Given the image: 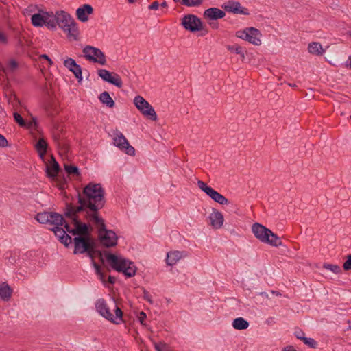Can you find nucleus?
Masks as SVG:
<instances>
[{
	"mask_svg": "<svg viewBox=\"0 0 351 351\" xmlns=\"http://www.w3.org/2000/svg\"><path fill=\"white\" fill-rule=\"evenodd\" d=\"M46 176L56 182L57 186L60 190H64L67 183L64 175H60L62 173L61 167L56 160L54 162L46 164L45 167Z\"/></svg>",
	"mask_w": 351,
	"mask_h": 351,
	"instance_id": "39448f33",
	"label": "nucleus"
},
{
	"mask_svg": "<svg viewBox=\"0 0 351 351\" xmlns=\"http://www.w3.org/2000/svg\"><path fill=\"white\" fill-rule=\"evenodd\" d=\"M143 289V299L147 301L150 304H152L154 303L153 300L152 299L151 295H149V293L144 288H142Z\"/></svg>",
	"mask_w": 351,
	"mask_h": 351,
	"instance_id": "49530a36",
	"label": "nucleus"
},
{
	"mask_svg": "<svg viewBox=\"0 0 351 351\" xmlns=\"http://www.w3.org/2000/svg\"><path fill=\"white\" fill-rule=\"evenodd\" d=\"M222 8L224 9V11L228 12L243 15L249 14L247 9L242 7L238 1H229L226 5H223Z\"/></svg>",
	"mask_w": 351,
	"mask_h": 351,
	"instance_id": "412c9836",
	"label": "nucleus"
},
{
	"mask_svg": "<svg viewBox=\"0 0 351 351\" xmlns=\"http://www.w3.org/2000/svg\"><path fill=\"white\" fill-rule=\"evenodd\" d=\"M146 317H147V315L145 312L141 311L139 313L138 318L141 324H144L143 321L146 319Z\"/></svg>",
	"mask_w": 351,
	"mask_h": 351,
	"instance_id": "864d4df0",
	"label": "nucleus"
},
{
	"mask_svg": "<svg viewBox=\"0 0 351 351\" xmlns=\"http://www.w3.org/2000/svg\"><path fill=\"white\" fill-rule=\"evenodd\" d=\"M42 90L44 93H45L46 94L49 95V91H48V88H47V86L46 84H45V85L42 87Z\"/></svg>",
	"mask_w": 351,
	"mask_h": 351,
	"instance_id": "e2e57ef3",
	"label": "nucleus"
},
{
	"mask_svg": "<svg viewBox=\"0 0 351 351\" xmlns=\"http://www.w3.org/2000/svg\"><path fill=\"white\" fill-rule=\"evenodd\" d=\"M184 252L173 251L167 253L166 263L168 265H175L180 259L183 257Z\"/></svg>",
	"mask_w": 351,
	"mask_h": 351,
	"instance_id": "bb28decb",
	"label": "nucleus"
},
{
	"mask_svg": "<svg viewBox=\"0 0 351 351\" xmlns=\"http://www.w3.org/2000/svg\"><path fill=\"white\" fill-rule=\"evenodd\" d=\"M343 269L345 271H350V270H351V254H348L346 256V260L343 263Z\"/></svg>",
	"mask_w": 351,
	"mask_h": 351,
	"instance_id": "a18cd8bd",
	"label": "nucleus"
},
{
	"mask_svg": "<svg viewBox=\"0 0 351 351\" xmlns=\"http://www.w3.org/2000/svg\"><path fill=\"white\" fill-rule=\"evenodd\" d=\"M8 41L7 36L3 32L0 31V43L2 44H7Z\"/></svg>",
	"mask_w": 351,
	"mask_h": 351,
	"instance_id": "3c124183",
	"label": "nucleus"
},
{
	"mask_svg": "<svg viewBox=\"0 0 351 351\" xmlns=\"http://www.w3.org/2000/svg\"><path fill=\"white\" fill-rule=\"evenodd\" d=\"M58 241L62 243L66 247H69L72 243L73 239L67 233H62L60 237H57Z\"/></svg>",
	"mask_w": 351,
	"mask_h": 351,
	"instance_id": "f704fd0d",
	"label": "nucleus"
},
{
	"mask_svg": "<svg viewBox=\"0 0 351 351\" xmlns=\"http://www.w3.org/2000/svg\"><path fill=\"white\" fill-rule=\"evenodd\" d=\"M51 21L53 22L55 29L58 25L60 28L67 33V37L69 39L78 40L77 24L69 13L63 10L57 11L55 14L53 13Z\"/></svg>",
	"mask_w": 351,
	"mask_h": 351,
	"instance_id": "7ed1b4c3",
	"label": "nucleus"
},
{
	"mask_svg": "<svg viewBox=\"0 0 351 351\" xmlns=\"http://www.w3.org/2000/svg\"><path fill=\"white\" fill-rule=\"evenodd\" d=\"M99 259L100 262H101L103 265H104L105 260H106L104 255H103V256H101V258H99Z\"/></svg>",
	"mask_w": 351,
	"mask_h": 351,
	"instance_id": "69168bd1",
	"label": "nucleus"
},
{
	"mask_svg": "<svg viewBox=\"0 0 351 351\" xmlns=\"http://www.w3.org/2000/svg\"><path fill=\"white\" fill-rule=\"evenodd\" d=\"M168 347L167 344L165 343L160 342V343H154V348L156 351H163V348H167Z\"/></svg>",
	"mask_w": 351,
	"mask_h": 351,
	"instance_id": "09e8293b",
	"label": "nucleus"
},
{
	"mask_svg": "<svg viewBox=\"0 0 351 351\" xmlns=\"http://www.w3.org/2000/svg\"><path fill=\"white\" fill-rule=\"evenodd\" d=\"M270 230V229L259 223H254L252 226V231L255 237L264 243L267 241Z\"/></svg>",
	"mask_w": 351,
	"mask_h": 351,
	"instance_id": "6ab92c4d",
	"label": "nucleus"
},
{
	"mask_svg": "<svg viewBox=\"0 0 351 351\" xmlns=\"http://www.w3.org/2000/svg\"><path fill=\"white\" fill-rule=\"evenodd\" d=\"M89 232H92L90 224H89L83 232H81L73 239L72 243H73L74 245V254H82L88 252L87 236L89 234Z\"/></svg>",
	"mask_w": 351,
	"mask_h": 351,
	"instance_id": "6e6552de",
	"label": "nucleus"
},
{
	"mask_svg": "<svg viewBox=\"0 0 351 351\" xmlns=\"http://www.w3.org/2000/svg\"><path fill=\"white\" fill-rule=\"evenodd\" d=\"M14 119V121L20 125V126H25V121L24 119L21 117L20 114L18 112H14L13 114Z\"/></svg>",
	"mask_w": 351,
	"mask_h": 351,
	"instance_id": "37998d69",
	"label": "nucleus"
},
{
	"mask_svg": "<svg viewBox=\"0 0 351 351\" xmlns=\"http://www.w3.org/2000/svg\"><path fill=\"white\" fill-rule=\"evenodd\" d=\"M87 247L88 251H95L96 250V243L91 236V232L87 236Z\"/></svg>",
	"mask_w": 351,
	"mask_h": 351,
	"instance_id": "58836bf2",
	"label": "nucleus"
},
{
	"mask_svg": "<svg viewBox=\"0 0 351 351\" xmlns=\"http://www.w3.org/2000/svg\"><path fill=\"white\" fill-rule=\"evenodd\" d=\"M226 16L225 11L217 8H210L204 12L203 16L206 20L217 21Z\"/></svg>",
	"mask_w": 351,
	"mask_h": 351,
	"instance_id": "4be33fe9",
	"label": "nucleus"
},
{
	"mask_svg": "<svg viewBox=\"0 0 351 351\" xmlns=\"http://www.w3.org/2000/svg\"><path fill=\"white\" fill-rule=\"evenodd\" d=\"M159 5L160 4L158 1H154L149 5L148 8L151 10H156L158 9Z\"/></svg>",
	"mask_w": 351,
	"mask_h": 351,
	"instance_id": "603ef678",
	"label": "nucleus"
},
{
	"mask_svg": "<svg viewBox=\"0 0 351 351\" xmlns=\"http://www.w3.org/2000/svg\"><path fill=\"white\" fill-rule=\"evenodd\" d=\"M309 53L316 55H322L324 53V49L319 43L312 42L308 45V47Z\"/></svg>",
	"mask_w": 351,
	"mask_h": 351,
	"instance_id": "2f4dec72",
	"label": "nucleus"
},
{
	"mask_svg": "<svg viewBox=\"0 0 351 351\" xmlns=\"http://www.w3.org/2000/svg\"><path fill=\"white\" fill-rule=\"evenodd\" d=\"M204 0H184V5L187 7H198L202 4Z\"/></svg>",
	"mask_w": 351,
	"mask_h": 351,
	"instance_id": "a19ab883",
	"label": "nucleus"
},
{
	"mask_svg": "<svg viewBox=\"0 0 351 351\" xmlns=\"http://www.w3.org/2000/svg\"><path fill=\"white\" fill-rule=\"evenodd\" d=\"M18 67H19L18 62L15 60L11 59L9 61L8 68L7 69V71L9 70L11 72H14L18 69Z\"/></svg>",
	"mask_w": 351,
	"mask_h": 351,
	"instance_id": "c03bdc74",
	"label": "nucleus"
},
{
	"mask_svg": "<svg viewBox=\"0 0 351 351\" xmlns=\"http://www.w3.org/2000/svg\"><path fill=\"white\" fill-rule=\"evenodd\" d=\"M13 290L11 287L6 282L0 285V298L3 301L10 300Z\"/></svg>",
	"mask_w": 351,
	"mask_h": 351,
	"instance_id": "a878e982",
	"label": "nucleus"
},
{
	"mask_svg": "<svg viewBox=\"0 0 351 351\" xmlns=\"http://www.w3.org/2000/svg\"><path fill=\"white\" fill-rule=\"evenodd\" d=\"M282 351H297L292 346H289L283 348Z\"/></svg>",
	"mask_w": 351,
	"mask_h": 351,
	"instance_id": "bf43d9fd",
	"label": "nucleus"
},
{
	"mask_svg": "<svg viewBox=\"0 0 351 351\" xmlns=\"http://www.w3.org/2000/svg\"><path fill=\"white\" fill-rule=\"evenodd\" d=\"M53 16V12L39 10V12L35 13L31 16V23L33 26L36 27L46 25L49 29H55L53 22L51 21Z\"/></svg>",
	"mask_w": 351,
	"mask_h": 351,
	"instance_id": "423d86ee",
	"label": "nucleus"
},
{
	"mask_svg": "<svg viewBox=\"0 0 351 351\" xmlns=\"http://www.w3.org/2000/svg\"><path fill=\"white\" fill-rule=\"evenodd\" d=\"M118 237L116 233L111 230H104L99 232V240L102 246L106 248H110L117 245Z\"/></svg>",
	"mask_w": 351,
	"mask_h": 351,
	"instance_id": "2eb2a0df",
	"label": "nucleus"
},
{
	"mask_svg": "<svg viewBox=\"0 0 351 351\" xmlns=\"http://www.w3.org/2000/svg\"><path fill=\"white\" fill-rule=\"evenodd\" d=\"M98 98L103 104H105L108 108H112L115 106L114 101L107 91L101 93Z\"/></svg>",
	"mask_w": 351,
	"mask_h": 351,
	"instance_id": "cd10ccee",
	"label": "nucleus"
},
{
	"mask_svg": "<svg viewBox=\"0 0 351 351\" xmlns=\"http://www.w3.org/2000/svg\"><path fill=\"white\" fill-rule=\"evenodd\" d=\"M209 218L210 220L211 226L214 228L219 229L223 226L224 221L223 215L216 208H213V213L210 215Z\"/></svg>",
	"mask_w": 351,
	"mask_h": 351,
	"instance_id": "b1692460",
	"label": "nucleus"
},
{
	"mask_svg": "<svg viewBox=\"0 0 351 351\" xmlns=\"http://www.w3.org/2000/svg\"><path fill=\"white\" fill-rule=\"evenodd\" d=\"M95 308L97 311L106 319L115 324H119V322L114 319L104 299H98L95 302Z\"/></svg>",
	"mask_w": 351,
	"mask_h": 351,
	"instance_id": "a211bd4d",
	"label": "nucleus"
},
{
	"mask_svg": "<svg viewBox=\"0 0 351 351\" xmlns=\"http://www.w3.org/2000/svg\"><path fill=\"white\" fill-rule=\"evenodd\" d=\"M236 36L254 45H261L262 34L258 29L250 27L236 32Z\"/></svg>",
	"mask_w": 351,
	"mask_h": 351,
	"instance_id": "1a4fd4ad",
	"label": "nucleus"
},
{
	"mask_svg": "<svg viewBox=\"0 0 351 351\" xmlns=\"http://www.w3.org/2000/svg\"><path fill=\"white\" fill-rule=\"evenodd\" d=\"M346 65L347 67H349L350 69H351V56H350L348 57V61L346 62Z\"/></svg>",
	"mask_w": 351,
	"mask_h": 351,
	"instance_id": "052dcab7",
	"label": "nucleus"
},
{
	"mask_svg": "<svg viewBox=\"0 0 351 351\" xmlns=\"http://www.w3.org/2000/svg\"><path fill=\"white\" fill-rule=\"evenodd\" d=\"M40 58L41 59H44V60H46L49 62V64L50 65H52L53 64V61L51 60V59L47 55V54H42Z\"/></svg>",
	"mask_w": 351,
	"mask_h": 351,
	"instance_id": "5fc2aeb1",
	"label": "nucleus"
},
{
	"mask_svg": "<svg viewBox=\"0 0 351 351\" xmlns=\"http://www.w3.org/2000/svg\"><path fill=\"white\" fill-rule=\"evenodd\" d=\"M265 243L269 244L274 247H279L282 245V242L281 241V239L275 233H274L271 230L269 233V237L267 241Z\"/></svg>",
	"mask_w": 351,
	"mask_h": 351,
	"instance_id": "c85d7f7f",
	"label": "nucleus"
},
{
	"mask_svg": "<svg viewBox=\"0 0 351 351\" xmlns=\"http://www.w3.org/2000/svg\"><path fill=\"white\" fill-rule=\"evenodd\" d=\"M94 10L92 5L89 4H84L76 10L77 19L80 21L85 23L88 20V15L92 14Z\"/></svg>",
	"mask_w": 351,
	"mask_h": 351,
	"instance_id": "5701e85b",
	"label": "nucleus"
},
{
	"mask_svg": "<svg viewBox=\"0 0 351 351\" xmlns=\"http://www.w3.org/2000/svg\"><path fill=\"white\" fill-rule=\"evenodd\" d=\"M114 135L115 137L113 138L114 145L123 151L126 154L132 156H134L135 149L130 145L124 135L117 130Z\"/></svg>",
	"mask_w": 351,
	"mask_h": 351,
	"instance_id": "4468645a",
	"label": "nucleus"
},
{
	"mask_svg": "<svg viewBox=\"0 0 351 351\" xmlns=\"http://www.w3.org/2000/svg\"><path fill=\"white\" fill-rule=\"evenodd\" d=\"M64 170L69 176H80V172L79 168L74 165H64Z\"/></svg>",
	"mask_w": 351,
	"mask_h": 351,
	"instance_id": "473e14b6",
	"label": "nucleus"
},
{
	"mask_svg": "<svg viewBox=\"0 0 351 351\" xmlns=\"http://www.w3.org/2000/svg\"><path fill=\"white\" fill-rule=\"evenodd\" d=\"M232 326L236 330H245L249 326V322L243 317H237L232 322Z\"/></svg>",
	"mask_w": 351,
	"mask_h": 351,
	"instance_id": "c756f323",
	"label": "nucleus"
},
{
	"mask_svg": "<svg viewBox=\"0 0 351 351\" xmlns=\"http://www.w3.org/2000/svg\"><path fill=\"white\" fill-rule=\"evenodd\" d=\"M47 148H48V143L43 138H39L35 145V149H36V152H41L47 153Z\"/></svg>",
	"mask_w": 351,
	"mask_h": 351,
	"instance_id": "72a5a7b5",
	"label": "nucleus"
},
{
	"mask_svg": "<svg viewBox=\"0 0 351 351\" xmlns=\"http://www.w3.org/2000/svg\"><path fill=\"white\" fill-rule=\"evenodd\" d=\"M197 186L198 187L204 192L209 197H210L214 202L221 204V205H226L228 204V199L221 195V193H218L217 191L213 189L211 186H209L207 185L206 183L202 180L197 181Z\"/></svg>",
	"mask_w": 351,
	"mask_h": 351,
	"instance_id": "ddd939ff",
	"label": "nucleus"
},
{
	"mask_svg": "<svg viewBox=\"0 0 351 351\" xmlns=\"http://www.w3.org/2000/svg\"><path fill=\"white\" fill-rule=\"evenodd\" d=\"M160 6H161L162 8H167V7L168 6V5H167V3L165 1H163V2L160 4Z\"/></svg>",
	"mask_w": 351,
	"mask_h": 351,
	"instance_id": "774afa93",
	"label": "nucleus"
},
{
	"mask_svg": "<svg viewBox=\"0 0 351 351\" xmlns=\"http://www.w3.org/2000/svg\"><path fill=\"white\" fill-rule=\"evenodd\" d=\"M49 230L54 232L56 237H60L62 233H66V230L61 227V225H54V226L49 228Z\"/></svg>",
	"mask_w": 351,
	"mask_h": 351,
	"instance_id": "ea45409f",
	"label": "nucleus"
},
{
	"mask_svg": "<svg viewBox=\"0 0 351 351\" xmlns=\"http://www.w3.org/2000/svg\"><path fill=\"white\" fill-rule=\"evenodd\" d=\"M9 145L8 141L4 136L0 134V147H5Z\"/></svg>",
	"mask_w": 351,
	"mask_h": 351,
	"instance_id": "8fccbe9b",
	"label": "nucleus"
},
{
	"mask_svg": "<svg viewBox=\"0 0 351 351\" xmlns=\"http://www.w3.org/2000/svg\"><path fill=\"white\" fill-rule=\"evenodd\" d=\"M97 74L104 82L112 84L118 88H121L123 86V82L120 76L114 72H110L106 69H98Z\"/></svg>",
	"mask_w": 351,
	"mask_h": 351,
	"instance_id": "dca6fc26",
	"label": "nucleus"
},
{
	"mask_svg": "<svg viewBox=\"0 0 351 351\" xmlns=\"http://www.w3.org/2000/svg\"><path fill=\"white\" fill-rule=\"evenodd\" d=\"M95 254L97 255L99 258L104 255L106 261L109 266L113 270L123 274L126 278H131L135 276L137 267L134 263L129 259L109 251L103 252L99 250H95Z\"/></svg>",
	"mask_w": 351,
	"mask_h": 351,
	"instance_id": "f03ea898",
	"label": "nucleus"
},
{
	"mask_svg": "<svg viewBox=\"0 0 351 351\" xmlns=\"http://www.w3.org/2000/svg\"><path fill=\"white\" fill-rule=\"evenodd\" d=\"M104 188L100 183L96 184L94 182H89L82 189V194L77 192V203L78 206H75L72 203L66 202L65 207L63 209L64 218L66 217L69 219L76 218L80 219L78 214L82 212H90V205L95 204L96 199L95 196L99 193L104 191Z\"/></svg>",
	"mask_w": 351,
	"mask_h": 351,
	"instance_id": "f257e3e1",
	"label": "nucleus"
},
{
	"mask_svg": "<svg viewBox=\"0 0 351 351\" xmlns=\"http://www.w3.org/2000/svg\"><path fill=\"white\" fill-rule=\"evenodd\" d=\"M209 25L214 29L219 28V24L217 22H210Z\"/></svg>",
	"mask_w": 351,
	"mask_h": 351,
	"instance_id": "13d9d810",
	"label": "nucleus"
},
{
	"mask_svg": "<svg viewBox=\"0 0 351 351\" xmlns=\"http://www.w3.org/2000/svg\"><path fill=\"white\" fill-rule=\"evenodd\" d=\"M96 199L95 204L90 205V212H87L85 215V219H90L93 221L96 225L99 226V232L106 230V224L104 220L99 216V210L104 208L106 204L105 199V191L99 194H97L94 197Z\"/></svg>",
	"mask_w": 351,
	"mask_h": 351,
	"instance_id": "20e7f679",
	"label": "nucleus"
},
{
	"mask_svg": "<svg viewBox=\"0 0 351 351\" xmlns=\"http://www.w3.org/2000/svg\"><path fill=\"white\" fill-rule=\"evenodd\" d=\"M35 219L40 223H50L51 225H61L64 221V216L56 212L38 213Z\"/></svg>",
	"mask_w": 351,
	"mask_h": 351,
	"instance_id": "f8f14e48",
	"label": "nucleus"
},
{
	"mask_svg": "<svg viewBox=\"0 0 351 351\" xmlns=\"http://www.w3.org/2000/svg\"><path fill=\"white\" fill-rule=\"evenodd\" d=\"M64 66L72 72L79 83L82 81V71L81 66L71 58H67L64 62Z\"/></svg>",
	"mask_w": 351,
	"mask_h": 351,
	"instance_id": "aec40b11",
	"label": "nucleus"
},
{
	"mask_svg": "<svg viewBox=\"0 0 351 351\" xmlns=\"http://www.w3.org/2000/svg\"><path fill=\"white\" fill-rule=\"evenodd\" d=\"M108 283H110V285H114L116 282V278L115 277L112 276H108Z\"/></svg>",
	"mask_w": 351,
	"mask_h": 351,
	"instance_id": "4d7b16f0",
	"label": "nucleus"
},
{
	"mask_svg": "<svg viewBox=\"0 0 351 351\" xmlns=\"http://www.w3.org/2000/svg\"><path fill=\"white\" fill-rule=\"evenodd\" d=\"M180 25L184 29L190 32H197L204 29L201 19L196 15L192 14L184 15L181 19Z\"/></svg>",
	"mask_w": 351,
	"mask_h": 351,
	"instance_id": "9d476101",
	"label": "nucleus"
},
{
	"mask_svg": "<svg viewBox=\"0 0 351 351\" xmlns=\"http://www.w3.org/2000/svg\"><path fill=\"white\" fill-rule=\"evenodd\" d=\"M53 141L58 144V147H62L64 151H68L69 147L66 143H60L61 135L60 133H53Z\"/></svg>",
	"mask_w": 351,
	"mask_h": 351,
	"instance_id": "e433bc0d",
	"label": "nucleus"
},
{
	"mask_svg": "<svg viewBox=\"0 0 351 351\" xmlns=\"http://www.w3.org/2000/svg\"><path fill=\"white\" fill-rule=\"evenodd\" d=\"M38 154V156L45 163L47 164V162L45 158L46 152H37Z\"/></svg>",
	"mask_w": 351,
	"mask_h": 351,
	"instance_id": "6e6d98bb",
	"label": "nucleus"
},
{
	"mask_svg": "<svg viewBox=\"0 0 351 351\" xmlns=\"http://www.w3.org/2000/svg\"><path fill=\"white\" fill-rule=\"evenodd\" d=\"M114 313L116 315L115 317H114V319L117 322H119V323L121 322H123V313L122 310L117 305H115Z\"/></svg>",
	"mask_w": 351,
	"mask_h": 351,
	"instance_id": "79ce46f5",
	"label": "nucleus"
},
{
	"mask_svg": "<svg viewBox=\"0 0 351 351\" xmlns=\"http://www.w3.org/2000/svg\"><path fill=\"white\" fill-rule=\"evenodd\" d=\"M84 254L88 256L92 262V265L95 269V274L98 276L99 280L105 285L106 284V275L104 273L101 267L95 261V251L86 252Z\"/></svg>",
	"mask_w": 351,
	"mask_h": 351,
	"instance_id": "393cba45",
	"label": "nucleus"
},
{
	"mask_svg": "<svg viewBox=\"0 0 351 351\" xmlns=\"http://www.w3.org/2000/svg\"><path fill=\"white\" fill-rule=\"evenodd\" d=\"M84 57L86 60L93 63H98L101 65L106 64V58L104 53L99 48L86 45L82 49Z\"/></svg>",
	"mask_w": 351,
	"mask_h": 351,
	"instance_id": "0eeeda50",
	"label": "nucleus"
},
{
	"mask_svg": "<svg viewBox=\"0 0 351 351\" xmlns=\"http://www.w3.org/2000/svg\"><path fill=\"white\" fill-rule=\"evenodd\" d=\"M71 220V223L74 226V228H71L69 223L64 219V221H62V226H64V229L66 230V233H70L72 235L76 237L81 232H83L84 230L86 228V227L90 224L88 223H84L81 221L80 219H77L76 218H73Z\"/></svg>",
	"mask_w": 351,
	"mask_h": 351,
	"instance_id": "f3484780",
	"label": "nucleus"
},
{
	"mask_svg": "<svg viewBox=\"0 0 351 351\" xmlns=\"http://www.w3.org/2000/svg\"><path fill=\"white\" fill-rule=\"evenodd\" d=\"M302 341L305 345L308 346L311 348H317L318 345L317 342L314 339L311 337H305Z\"/></svg>",
	"mask_w": 351,
	"mask_h": 351,
	"instance_id": "4c0bfd02",
	"label": "nucleus"
},
{
	"mask_svg": "<svg viewBox=\"0 0 351 351\" xmlns=\"http://www.w3.org/2000/svg\"><path fill=\"white\" fill-rule=\"evenodd\" d=\"M173 1L176 3H179L182 5H184V0H173Z\"/></svg>",
	"mask_w": 351,
	"mask_h": 351,
	"instance_id": "0e129e2a",
	"label": "nucleus"
},
{
	"mask_svg": "<svg viewBox=\"0 0 351 351\" xmlns=\"http://www.w3.org/2000/svg\"><path fill=\"white\" fill-rule=\"evenodd\" d=\"M46 110H47V115L49 117H53L55 116V114L51 110L47 109Z\"/></svg>",
	"mask_w": 351,
	"mask_h": 351,
	"instance_id": "680f3d73",
	"label": "nucleus"
},
{
	"mask_svg": "<svg viewBox=\"0 0 351 351\" xmlns=\"http://www.w3.org/2000/svg\"><path fill=\"white\" fill-rule=\"evenodd\" d=\"M294 335L297 339H298L301 341H302L304 339V338L305 337L304 332L300 329L295 330Z\"/></svg>",
	"mask_w": 351,
	"mask_h": 351,
	"instance_id": "de8ad7c7",
	"label": "nucleus"
},
{
	"mask_svg": "<svg viewBox=\"0 0 351 351\" xmlns=\"http://www.w3.org/2000/svg\"><path fill=\"white\" fill-rule=\"evenodd\" d=\"M136 108L147 119L152 121L157 119V114L152 105L143 97L137 95L134 99Z\"/></svg>",
	"mask_w": 351,
	"mask_h": 351,
	"instance_id": "9b49d317",
	"label": "nucleus"
},
{
	"mask_svg": "<svg viewBox=\"0 0 351 351\" xmlns=\"http://www.w3.org/2000/svg\"><path fill=\"white\" fill-rule=\"evenodd\" d=\"M226 48L228 51L234 52L236 54L240 55L242 61L245 60V53L246 52L245 48L242 47L239 45H227Z\"/></svg>",
	"mask_w": 351,
	"mask_h": 351,
	"instance_id": "7c9ffc66",
	"label": "nucleus"
},
{
	"mask_svg": "<svg viewBox=\"0 0 351 351\" xmlns=\"http://www.w3.org/2000/svg\"><path fill=\"white\" fill-rule=\"evenodd\" d=\"M259 295L263 297H265L266 298H268V294L265 292L259 293Z\"/></svg>",
	"mask_w": 351,
	"mask_h": 351,
	"instance_id": "338daca9",
	"label": "nucleus"
},
{
	"mask_svg": "<svg viewBox=\"0 0 351 351\" xmlns=\"http://www.w3.org/2000/svg\"><path fill=\"white\" fill-rule=\"evenodd\" d=\"M323 268L328 269L336 274L342 273V270H341V267L337 265H333V264L325 263L323 264Z\"/></svg>",
	"mask_w": 351,
	"mask_h": 351,
	"instance_id": "c9c22d12",
	"label": "nucleus"
}]
</instances>
